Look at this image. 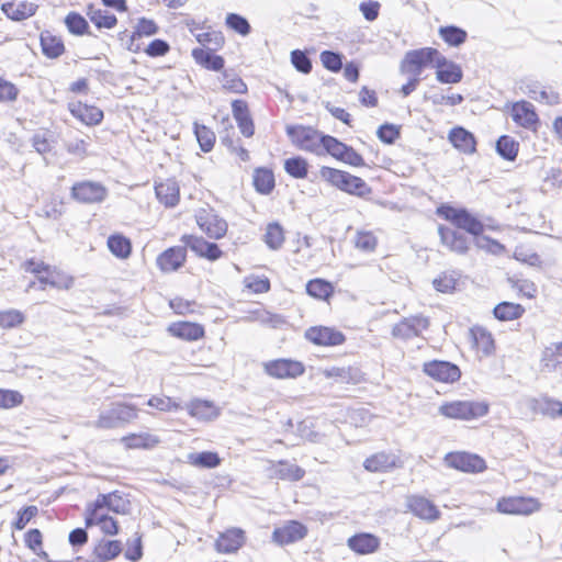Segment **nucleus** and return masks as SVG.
<instances>
[{
	"label": "nucleus",
	"mask_w": 562,
	"mask_h": 562,
	"mask_svg": "<svg viewBox=\"0 0 562 562\" xmlns=\"http://www.w3.org/2000/svg\"><path fill=\"white\" fill-rule=\"evenodd\" d=\"M247 541L246 531L239 527H229L220 532L214 542L218 553L233 554L239 551Z\"/></svg>",
	"instance_id": "23"
},
{
	"label": "nucleus",
	"mask_w": 562,
	"mask_h": 562,
	"mask_svg": "<svg viewBox=\"0 0 562 562\" xmlns=\"http://www.w3.org/2000/svg\"><path fill=\"white\" fill-rule=\"evenodd\" d=\"M265 373L276 380H294L305 373L302 361L292 358H277L262 363Z\"/></svg>",
	"instance_id": "15"
},
{
	"label": "nucleus",
	"mask_w": 562,
	"mask_h": 562,
	"mask_svg": "<svg viewBox=\"0 0 562 562\" xmlns=\"http://www.w3.org/2000/svg\"><path fill=\"white\" fill-rule=\"evenodd\" d=\"M436 214L456 227L438 226L440 243L451 252L465 255L471 248V240L460 229L473 236H481L485 231L483 222L464 207L442 203L436 209Z\"/></svg>",
	"instance_id": "2"
},
{
	"label": "nucleus",
	"mask_w": 562,
	"mask_h": 562,
	"mask_svg": "<svg viewBox=\"0 0 562 562\" xmlns=\"http://www.w3.org/2000/svg\"><path fill=\"white\" fill-rule=\"evenodd\" d=\"M191 55L199 66L207 70L221 71L225 66V59L221 55L214 54L213 49L196 47L192 49Z\"/></svg>",
	"instance_id": "37"
},
{
	"label": "nucleus",
	"mask_w": 562,
	"mask_h": 562,
	"mask_svg": "<svg viewBox=\"0 0 562 562\" xmlns=\"http://www.w3.org/2000/svg\"><path fill=\"white\" fill-rule=\"evenodd\" d=\"M43 54L48 58H58L65 53V44L60 36L49 31H44L40 36Z\"/></svg>",
	"instance_id": "42"
},
{
	"label": "nucleus",
	"mask_w": 562,
	"mask_h": 562,
	"mask_svg": "<svg viewBox=\"0 0 562 562\" xmlns=\"http://www.w3.org/2000/svg\"><path fill=\"white\" fill-rule=\"evenodd\" d=\"M195 40L202 48L217 50L225 45V37L221 31L207 27L195 34Z\"/></svg>",
	"instance_id": "46"
},
{
	"label": "nucleus",
	"mask_w": 562,
	"mask_h": 562,
	"mask_svg": "<svg viewBox=\"0 0 562 562\" xmlns=\"http://www.w3.org/2000/svg\"><path fill=\"white\" fill-rule=\"evenodd\" d=\"M450 144L463 155H473L476 153V138L474 134L462 126H454L448 133Z\"/></svg>",
	"instance_id": "29"
},
{
	"label": "nucleus",
	"mask_w": 562,
	"mask_h": 562,
	"mask_svg": "<svg viewBox=\"0 0 562 562\" xmlns=\"http://www.w3.org/2000/svg\"><path fill=\"white\" fill-rule=\"evenodd\" d=\"M168 306L178 316L193 315L198 312L200 305L195 300H189L177 295L169 300Z\"/></svg>",
	"instance_id": "52"
},
{
	"label": "nucleus",
	"mask_w": 562,
	"mask_h": 562,
	"mask_svg": "<svg viewBox=\"0 0 562 562\" xmlns=\"http://www.w3.org/2000/svg\"><path fill=\"white\" fill-rule=\"evenodd\" d=\"M400 465V459L385 451L375 452L363 461V468L371 473L389 472Z\"/></svg>",
	"instance_id": "32"
},
{
	"label": "nucleus",
	"mask_w": 562,
	"mask_h": 562,
	"mask_svg": "<svg viewBox=\"0 0 562 562\" xmlns=\"http://www.w3.org/2000/svg\"><path fill=\"white\" fill-rule=\"evenodd\" d=\"M244 288L252 294L268 293L271 289L270 279L266 276L250 274L243 280Z\"/></svg>",
	"instance_id": "54"
},
{
	"label": "nucleus",
	"mask_w": 562,
	"mask_h": 562,
	"mask_svg": "<svg viewBox=\"0 0 562 562\" xmlns=\"http://www.w3.org/2000/svg\"><path fill=\"white\" fill-rule=\"evenodd\" d=\"M125 451H151L161 445V438L153 430L130 431L120 438Z\"/></svg>",
	"instance_id": "19"
},
{
	"label": "nucleus",
	"mask_w": 562,
	"mask_h": 562,
	"mask_svg": "<svg viewBox=\"0 0 562 562\" xmlns=\"http://www.w3.org/2000/svg\"><path fill=\"white\" fill-rule=\"evenodd\" d=\"M305 291L312 299L330 304L335 295V285L326 279L314 278L306 282Z\"/></svg>",
	"instance_id": "35"
},
{
	"label": "nucleus",
	"mask_w": 562,
	"mask_h": 562,
	"mask_svg": "<svg viewBox=\"0 0 562 562\" xmlns=\"http://www.w3.org/2000/svg\"><path fill=\"white\" fill-rule=\"evenodd\" d=\"M70 196L79 204H99L108 196V189L104 184L92 180L75 182L70 188Z\"/></svg>",
	"instance_id": "17"
},
{
	"label": "nucleus",
	"mask_w": 562,
	"mask_h": 562,
	"mask_svg": "<svg viewBox=\"0 0 562 562\" xmlns=\"http://www.w3.org/2000/svg\"><path fill=\"white\" fill-rule=\"evenodd\" d=\"M438 33L442 41L452 47L462 45L468 38L467 31L454 25L440 26Z\"/></svg>",
	"instance_id": "51"
},
{
	"label": "nucleus",
	"mask_w": 562,
	"mask_h": 562,
	"mask_svg": "<svg viewBox=\"0 0 562 562\" xmlns=\"http://www.w3.org/2000/svg\"><path fill=\"white\" fill-rule=\"evenodd\" d=\"M562 366V341L551 342L546 346L540 357V368L542 371H554Z\"/></svg>",
	"instance_id": "39"
},
{
	"label": "nucleus",
	"mask_w": 562,
	"mask_h": 562,
	"mask_svg": "<svg viewBox=\"0 0 562 562\" xmlns=\"http://www.w3.org/2000/svg\"><path fill=\"white\" fill-rule=\"evenodd\" d=\"M506 281L518 297L531 300L537 296L538 289L533 281L516 274L508 276Z\"/></svg>",
	"instance_id": "44"
},
{
	"label": "nucleus",
	"mask_w": 562,
	"mask_h": 562,
	"mask_svg": "<svg viewBox=\"0 0 562 562\" xmlns=\"http://www.w3.org/2000/svg\"><path fill=\"white\" fill-rule=\"evenodd\" d=\"M468 339L470 348L476 358L483 359L495 355L496 339L494 334L483 325H473L469 328Z\"/></svg>",
	"instance_id": "16"
},
{
	"label": "nucleus",
	"mask_w": 562,
	"mask_h": 562,
	"mask_svg": "<svg viewBox=\"0 0 562 562\" xmlns=\"http://www.w3.org/2000/svg\"><path fill=\"white\" fill-rule=\"evenodd\" d=\"M423 372L430 380L448 385L458 383L462 378V371L458 364L439 359L425 361Z\"/></svg>",
	"instance_id": "13"
},
{
	"label": "nucleus",
	"mask_w": 562,
	"mask_h": 562,
	"mask_svg": "<svg viewBox=\"0 0 562 562\" xmlns=\"http://www.w3.org/2000/svg\"><path fill=\"white\" fill-rule=\"evenodd\" d=\"M286 239V232L279 222H270L266 225L262 241L271 250H279Z\"/></svg>",
	"instance_id": "41"
},
{
	"label": "nucleus",
	"mask_w": 562,
	"mask_h": 562,
	"mask_svg": "<svg viewBox=\"0 0 562 562\" xmlns=\"http://www.w3.org/2000/svg\"><path fill=\"white\" fill-rule=\"evenodd\" d=\"M20 95L19 87L0 75V104L15 103Z\"/></svg>",
	"instance_id": "58"
},
{
	"label": "nucleus",
	"mask_w": 562,
	"mask_h": 562,
	"mask_svg": "<svg viewBox=\"0 0 562 562\" xmlns=\"http://www.w3.org/2000/svg\"><path fill=\"white\" fill-rule=\"evenodd\" d=\"M429 325V318L424 315L404 317L392 327V336L401 340L412 339L427 330Z\"/></svg>",
	"instance_id": "21"
},
{
	"label": "nucleus",
	"mask_w": 562,
	"mask_h": 562,
	"mask_svg": "<svg viewBox=\"0 0 562 562\" xmlns=\"http://www.w3.org/2000/svg\"><path fill=\"white\" fill-rule=\"evenodd\" d=\"M180 240L182 246L175 245L166 248L156 257V266L162 273H172L184 267L188 260V249L209 261H216L224 255L220 246L209 241L202 236L193 234H183Z\"/></svg>",
	"instance_id": "4"
},
{
	"label": "nucleus",
	"mask_w": 562,
	"mask_h": 562,
	"mask_svg": "<svg viewBox=\"0 0 562 562\" xmlns=\"http://www.w3.org/2000/svg\"><path fill=\"white\" fill-rule=\"evenodd\" d=\"M304 338L312 345L323 348L342 346L347 337L338 327L333 325H313L304 331Z\"/></svg>",
	"instance_id": "12"
},
{
	"label": "nucleus",
	"mask_w": 562,
	"mask_h": 562,
	"mask_svg": "<svg viewBox=\"0 0 562 562\" xmlns=\"http://www.w3.org/2000/svg\"><path fill=\"white\" fill-rule=\"evenodd\" d=\"M347 544L351 551L358 554H371L379 550L381 540L378 536L369 532H359L351 536Z\"/></svg>",
	"instance_id": "33"
},
{
	"label": "nucleus",
	"mask_w": 562,
	"mask_h": 562,
	"mask_svg": "<svg viewBox=\"0 0 562 562\" xmlns=\"http://www.w3.org/2000/svg\"><path fill=\"white\" fill-rule=\"evenodd\" d=\"M268 471L270 477L277 481L297 482L305 476L303 468L285 459L270 461Z\"/></svg>",
	"instance_id": "27"
},
{
	"label": "nucleus",
	"mask_w": 562,
	"mask_h": 562,
	"mask_svg": "<svg viewBox=\"0 0 562 562\" xmlns=\"http://www.w3.org/2000/svg\"><path fill=\"white\" fill-rule=\"evenodd\" d=\"M307 527L299 520H288L272 531V541L281 547L303 540L307 536Z\"/></svg>",
	"instance_id": "22"
},
{
	"label": "nucleus",
	"mask_w": 562,
	"mask_h": 562,
	"mask_svg": "<svg viewBox=\"0 0 562 562\" xmlns=\"http://www.w3.org/2000/svg\"><path fill=\"white\" fill-rule=\"evenodd\" d=\"M496 153L507 161H515L518 157L520 144L510 135H502L496 140Z\"/></svg>",
	"instance_id": "45"
},
{
	"label": "nucleus",
	"mask_w": 562,
	"mask_h": 562,
	"mask_svg": "<svg viewBox=\"0 0 562 562\" xmlns=\"http://www.w3.org/2000/svg\"><path fill=\"white\" fill-rule=\"evenodd\" d=\"M22 268L34 279L29 283L30 290L55 289L58 291L69 290L74 284V277L64 269L52 266L38 258L26 259L22 263Z\"/></svg>",
	"instance_id": "5"
},
{
	"label": "nucleus",
	"mask_w": 562,
	"mask_h": 562,
	"mask_svg": "<svg viewBox=\"0 0 562 562\" xmlns=\"http://www.w3.org/2000/svg\"><path fill=\"white\" fill-rule=\"evenodd\" d=\"M532 409L551 418H558L562 416V402L548 396H541L532 401Z\"/></svg>",
	"instance_id": "47"
},
{
	"label": "nucleus",
	"mask_w": 562,
	"mask_h": 562,
	"mask_svg": "<svg viewBox=\"0 0 562 562\" xmlns=\"http://www.w3.org/2000/svg\"><path fill=\"white\" fill-rule=\"evenodd\" d=\"M147 405L160 413L177 412L181 408L176 400L167 395H153L148 398Z\"/></svg>",
	"instance_id": "55"
},
{
	"label": "nucleus",
	"mask_w": 562,
	"mask_h": 562,
	"mask_svg": "<svg viewBox=\"0 0 562 562\" xmlns=\"http://www.w3.org/2000/svg\"><path fill=\"white\" fill-rule=\"evenodd\" d=\"M438 413L446 419L472 422L490 413V403L485 400L443 401L438 407Z\"/></svg>",
	"instance_id": "7"
},
{
	"label": "nucleus",
	"mask_w": 562,
	"mask_h": 562,
	"mask_svg": "<svg viewBox=\"0 0 562 562\" xmlns=\"http://www.w3.org/2000/svg\"><path fill=\"white\" fill-rule=\"evenodd\" d=\"M194 134L204 153H209L213 149L216 136L212 128L203 124H194Z\"/></svg>",
	"instance_id": "57"
},
{
	"label": "nucleus",
	"mask_w": 562,
	"mask_h": 562,
	"mask_svg": "<svg viewBox=\"0 0 562 562\" xmlns=\"http://www.w3.org/2000/svg\"><path fill=\"white\" fill-rule=\"evenodd\" d=\"M252 184L259 194H270L276 188V178L272 169L268 167L255 168L252 172Z\"/></svg>",
	"instance_id": "38"
},
{
	"label": "nucleus",
	"mask_w": 562,
	"mask_h": 562,
	"mask_svg": "<svg viewBox=\"0 0 562 562\" xmlns=\"http://www.w3.org/2000/svg\"><path fill=\"white\" fill-rule=\"evenodd\" d=\"M67 110L74 119L87 127L100 125L104 120V112L95 104L81 100H72L67 103Z\"/></svg>",
	"instance_id": "20"
},
{
	"label": "nucleus",
	"mask_w": 562,
	"mask_h": 562,
	"mask_svg": "<svg viewBox=\"0 0 562 562\" xmlns=\"http://www.w3.org/2000/svg\"><path fill=\"white\" fill-rule=\"evenodd\" d=\"M526 313L524 305L512 301H502L497 303L492 314L498 322H514L520 319Z\"/></svg>",
	"instance_id": "36"
},
{
	"label": "nucleus",
	"mask_w": 562,
	"mask_h": 562,
	"mask_svg": "<svg viewBox=\"0 0 562 562\" xmlns=\"http://www.w3.org/2000/svg\"><path fill=\"white\" fill-rule=\"evenodd\" d=\"M131 507L128 495L120 491L99 494L86 506L85 526L86 528H98L104 537H114L120 532V522L110 515V512L115 515H128Z\"/></svg>",
	"instance_id": "3"
},
{
	"label": "nucleus",
	"mask_w": 562,
	"mask_h": 562,
	"mask_svg": "<svg viewBox=\"0 0 562 562\" xmlns=\"http://www.w3.org/2000/svg\"><path fill=\"white\" fill-rule=\"evenodd\" d=\"M38 5L27 0H12L2 3L1 10L12 21H24L35 15Z\"/></svg>",
	"instance_id": "31"
},
{
	"label": "nucleus",
	"mask_w": 562,
	"mask_h": 562,
	"mask_svg": "<svg viewBox=\"0 0 562 562\" xmlns=\"http://www.w3.org/2000/svg\"><path fill=\"white\" fill-rule=\"evenodd\" d=\"M87 14L98 29H113L117 24V19L114 14L95 9L92 4L88 5Z\"/></svg>",
	"instance_id": "53"
},
{
	"label": "nucleus",
	"mask_w": 562,
	"mask_h": 562,
	"mask_svg": "<svg viewBox=\"0 0 562 562\" xmlns=\"http://www.w3.org/2000/svg\"><path fill=\"white\" fill-rule=\"evenodd\" d=\"M98 555L104 560H113L122 552L120 540H101L97 546Z\"/></svg>",
	"instance_id": "62"
},
{
	"label": "nucleus",
	"mask_w": 562,
	"mask_h": 562,
	"mask_svg": "<svg viewBox=\"0 0 562 562\" xmlns=\"http://www.w3.org/2000/svg\"><path fill=\"white\" fill-rule=\"evenodd\" d=\"M436 79L441 83H458L463 78L462 68L440 53L435 59Z\"/></svg>",
	"instance_id": "30"
},
{
	"label": "nucleus",
	"mask_w": 562,
	"mask_h": 562,
	"mask_svg": "<svg viewBox=\"0 0 562 562\" xmlns=\"http://www.w3.org/2000/svg\"><path fill=\"white\" fill-rule=\"evenodd\" d=\"M155 195L165 207H175L179 204L181 191L176 178H160L154 186Z\"/></svg>",
	"instance_id": "26"
},
{
	"label": "nucleus",
	"mask_w": 562,
	"mask_h": 562,
	"mask_svg": "<svg viewBox=\"0 0 562 562\" xmlns=\"http://www.w3.org/2000/svg\"><path fill=\"white\" fill-rule=\"evenodd\" d=\"M542 508L539 498L525 495H509L501 497L496 503V510L504 515L530 516Z\"/></svg>",
	"instance_id": "10"
},
{
	"label": "nucleus",
	"mask_w": 562,
	"mask_h": 562,
	"mask_svg": "<svg viewBox=\"0 0 562 562\" xmlns=\"http://www.w3.org/2000/svg\"><path fill=\"white\" fill-rule=\"evenodd\" d=\"M322 179L335 189L357 198H366L372 190L364 179L350 173L347 170L322 166L319 168Z\"/></svg>",
	"instance_id": "6"
},
{
	"label": "nucleus",
	"mask_w": 562,
	"mask_h": 562,
	"mask_svg": "<svg viewBox=\"0 0 562 562\" xmlns=\"http://www.w3.org/2000/svg\"><path fill=\"white\" fill-rule=\"evenodd\" d=\"M65 24L69 33L81 36L88 33L89 24L80 13L71 11L65 16Z\"/></svg>",
	"instance_id": "56"
},
{
	"label": "nucleus",
	"mask_w": 562,
	"mask_h": 562,
	"mask_svg": "<svg viewBox=\"0 0 562 562\" xmlns=\"http://www.w3.org/2000/svg\"><path fill=\"white\" fill-rule=\"evenodd\" d=\"M284 171L294 179H305L308 176L310 164L305 157L293 156L284 160Z\"/></svg>",
	"instance_id": "48"
},
{
	"label": "nucleus",
	"mask_w": 562,
	"mask_h": 562,
	"mask_svg": "<svg viewBox=\"0 0 562 562\" xmlns=\"http://www.w3.org/2000/svg\"><path fill=\"white\" fill-rule=\"evenodd\" d=\"M231 105L233 117L236 121L240 134L246 138H251L255 135L256 126L248 102L241 99H236Z\"/></svg>",
	"instance_id": "28"
},
{
	"label": "nucleus",
	"mask_w": 562,
	"mask_h": 562,
	"mask_svg": "<svg viewBox=\"0 0 562 562\" xmlns=\"http://www.w3.org/2000/svg\"><path fill=\"white\" fill-rule=\"evenodd\" d=\"M226 26L241 36H247L250 31L249 22L237 13H228L225 19Z\"/></svg>",
	"instance_id": "63"
},
{
	"label": "nucleus",
	"mask_w": 562,
	"mask_h": 562,
	"mask_svg": "<svg viewBox=\"0 0 562 562\" xmlns=\"http://www.w3.org/2000/svg\"><path fill=\"white\" fill-rule=\"evenodd\" d=\"M139 408L136 404L126 401L112 402L110 408L100 413L94 426L99 429H113L120 425H127L138 418Z\"/></svg>",
	"instance_id": "8"
},
{
	"label": "nucleus",
	"mask_w": 562,
	"mask_h": 562,
	"mask_svg": "<svg viewBox=\"0 0 562 562\" xmlns=\"http://www.w3.org/2000/svg\"><path fill=\"white\" fill-rule=\"evenodd\" d=\"M24 396L15 390L0 389V409H11L22 405Z\"/></svg>",
	"instance_id": "64"
},
{
	"label": "nucleus",
	"mask_w": 562,
	"mask_h": 562,
	"mask_svg": "<svg viewBox=\"0 0 562 562\" xmlns=\"http://www.w3.org/2000/svg\"><path fill=\"white\" fill-rule=\"evenodd\" d=\"M509 114L516 126L531 133H538L541 121L532 103L519 100L508 105Z\"/></svg>",
	"instance_id": "18"
},
{
	"label": "nucleus",
	"mask_w": 562,
	"mask_h": 562,
	"mask_svg": "<svg viewBox=\"0 0 562 562\" xmlns=\"http://www.w3.org/2000/svg\"><path fill=\"white\" fill-rule=\"evenodd\" d=\"M407 510L415 517L427 522H434L441 517L438 506L429 498L413 494L406 497Z\"/></svg>",
	"instance_id": "24"
},
{
	"label": "nucleus",
	"mask_w": 562,
	"mask_h": 562,
	"mask_svg": "<svg viewBox=\"0 0 562 562\" xmlns=\"http://www.w3.org/2000/svg\"><path fill=\"white\" fill-rule=\"evenodd\" d=\"M187 411L191 417L202 422H211L221 414L220 407L214 402L200 398L190 401Z\"/></svg>",
	"instance_id": "34"
},
{
	"label": "nucleus",
	"mask_w": 562,
	"mask_h": 562,
	"mask_svg": "<svg viewBox=\"0 0 562 562\" xmlns=\"http://www.w3.org/2000/svg\"><path fill=\"white\" fill-rule=\"evenodd\" d=\"M323 374L327 379H333L336 381H340L342 383H356L358 381L355 370L351 367H331L328 369H325L323 371Z\"/></svg>",
	"instance_id": "59"
},
{
	"label": "nucleus",
	"mask_w": 562,
	"mask_h": 562,
	"mask_svg": "<svg viewBox=\"0 0 562 562\" xmlns=\"http://www.w3.org/2000/svg\"><path fill=\"white\" fill-rule=\"evenodd\" d=\"M460 274L456 270L440 272L434 280V289L442 294H452L459 286Z\"/></svg>",
	"instance_id": "43"
},
{
	"label": "nucleus",
	"mask_w": 562,
	"mask_h": 562,
	"mask_svg": "<svg viewBox=\"0 0 562 562\" xmlns=\"http://www.w3.org/2000/svg\"><path fill=\"white\" fill-rule=\"evenodd\" d=\"M285 133L294 147L315 157L329 156L355 168L366 165L363 156L352 146L312 125H288Z\"/></svg>",
	"instance_id": "1"
},
{
	"label": "nucleus",
	"mask_w": 562,
	"mask_h": 562,
	"mask_svg": "<svg viewBox=\"0 0 562 562\" xmlns=\"http://www.w3.org/2000/svg\"><path fill=\"white\" fill-rule=\"evenodd\" d=\"M443 462L448 468L468 474H480L487 470V462L483 457L464 450L448 452Z\"/></svg>",
	"instance_id": "11"
},
{
	"label": "nucleus",
	"mask_w": 562,
	"mask_h": 562,
	"mask_svg": "<svg viewBox=\"0 0 562 562\" xmlns=\"http://www.w3.org/2000/svg\"><path fill=\"white\" fill-rule=\"evenodd\" d=\"M194 220L200 231L210 239H222L228 233L227 221L210 205L200 207L194 214Z\"/></svg>",
	"instance_id": "9"
},
{
	"label": "nucleus",
	"mask_w": 562,
	"mask_h": 562,
	"mask_svg": "<svg viewBox=\"0 0 562 562\" xmlns=\"http://www.w3.org/2000/svg\"><path fill=\"white\" fill-rule=\"evenodd\" d=\"M25 321L24 314L14 308L0 311V328L12 329L21 326Z\"/></svg>",
	"instance_id": "60"
},
{
	"label": "nucleus",
	"mask_w": 562,
	"mask_h": 562,
	"mask_svg": "<svg viewBox=\"0 0 562 562\" xmlns=\"http://www.w3.org/2000/svg\"><path fill=\"white\" fill-rule=\"evenodd\" d=\"M106 246L110 252L121 260H126L133 251L132 240L122 233H114L108 237Z\"/></svg>",
	"instance_id": "40"
},
{
	"label": "nucleus",
	"mask_w": 562,
	"mask_h": 562,
	"mask_svg": "<svg viewBox=\"0 0 562 562\" xmlns=\"http://www.w3.org/2000/svg\"><path fill=\"white\" fill-rule=\"evenodd\" d=\"M167 333L179 340L194 342L205 338V327L191 321H177L167 326Z\"/></svg>",
	"instance_id": "25"
},
{
	"label": "nucleus",
	"mask_w": 562,
	"mask_h": 562,
	"mask_svg": "<svg viewBox=\"0 0 562 562\" xmlns=\"http://www.w3.org/2000/svg\"><path fill=\"white\" fill-rule=\"evenodd\" d=\"M65 202L63 198L52 195L42 207V216L56 220L64 213Z\"/></svg>",
	"instance_id": "61"
},
{
	"label": "nucleus",
	"mask_w": 562,
	"mask_h": 562,
	"mask_svg": "<svg viewBox=\"0 0 562 562\" xmlns=\"http://www.w3.org/2000/svg\"><path fill=\"white\" fill-rule=\"evenodd\" d=\"M188 462L194 468L214 469L221 464L222 459L217 452L202 451L198 453H190L188 456Z\"/></svg>",
	"instance_id": "49"
},
{
	"label": "nucleus",
	"mask_w": 562,
	"mask_h": 562,
	"mask_svg": "<svg viewBox=\"0 0 562 562\" xmlns=\"http://www.w3.org/2000/svg\"><path fill=\"white\" fill-rule=\"evenodd\" d=\"M355 247L366 254L374 252L379 246V238L373 231L360 229L353 239Z\"/></svg>",
	"instance_id": "50"
},
{
	"label": "nucleus",
	"mask_w": 562,
	"mask_h": 562,
	"mask_svg": "<svg viewBox=\"0 0 562 562\" xmlns=\"http://www.w3.org/2000/svg\"><path fill=\"white\" fill-rule=\"evenodd\" d=\"M439 50L434 47H423L408 50L400 65V70L404 75L420 77L423 70L435 63Z\"/></svg>",
	"instance_id": "14"
}]
</instances>
